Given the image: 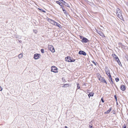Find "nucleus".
<instances>
[{
	"instance_id": "9",
	"label": "nucleus",
	"mask_w": 128,
	"mask_h": 128,
	"mask_svg": "<svg viewBox=\"0 0 128 128\" xmlns=\"http://www.w3.org/2000/svg\"><path fill=\"white\" fill-rule=\"evenodd\" d=\"M78 54H82L84 56H86V52L80 50L79 51Z\"/></svg>"
},
{
	"instance_id": "17",
	"label": "nucleus",
	"mask_w": 128,
	"mask_h": 128,
	"mask_svg": "<svg viewBox=\"0 0 128 128\" xmlns=\"http://www.w3.org/2000/svg\"><path fill=\"white\" fill-rule=\"evenodd\" d=\"M62 10L64 12V13L66 15L68 14V13L66 12V11L65 10H64V9H63V7H62Z\"/></svg>"
},
{
	"instance_id": "29",
	"label": "nucleus",
	"mask_w": 128,
	"mask_h": 128,
	"mask_svg": "<svg viewBox=\"0 0 128 128\" xmlns=\"http://www.w3.org/2000/svg\"><path fill=\"white\" fill-rule=\"evenodd\" d=\"M126 57L127 61H128V55H126Z\"/></svg>"
},
{
	"instance_id": "34",
	"label": "nucleus",
	"mask_w": 128,
	"mask_h": 128,
	"mask_svg": "<svg viewBox=\"0 0 128 128\" xmlns=\"http://www.w3.org/2000/svg\"><path fill=\"white\" fill-rule=\"evenodd\" d=\"M101 100H102V101L103 102H104V100L102 98H101Z\"/></svg>"
},
{
	"instance_id": "1",
	"label": "nucleus",
	"mask_w": 128,
	"mask_h": 128,
	"mask_svg": "<svg viewBox=\"0 0 128 128\" xmlns=\"http://www.w3.org/2000/svg\"><path fill=\"white\" fill-rule=\"evenodd\" d=\"M116 14L117 16L121 20L123 19V17L122 15V12L118 8L116 10Z\"/></svg>"
},
{
	"instance_id": "32",
	"label": "nucleus",
	"mask_w": 128,
	"mask_h": 128,
	"mask_svg": "<svg viewBox=\"0 0 128 128\" xmlns=\"http://www.w3.org/2000/svg\"><path fill=\"white\" fill-rule=\"evenodd\" d=\"M89 127L90 128H93V127L90 125H89Z\"/></svg>"
},
{
	"instance_id": "13",
	"label": "nucleus",
	"mask_w": 128,
	"mask_h": 128,
	"mask_svg": "<svg viewBox=\"0 0 128 128\" xmlns=\"http://www.w3.org/2000/svg\"><path fill=\"white\" fill-rule=\"evenodd\" d=\"M112 108H110L107 111L105 112V113L107 114L110 113L112 110Z\"/></svg>"
},
{
	"instance_id": "30",
	"label": "nucleus",
	"mask_w": 128,
	"mask_h": 128,
	"mask_svg": "<svg viewBox=\"0 0 128 128\" xmlns=\"http://www.w3.org/2000/svg\"><path fill=\"white\" fill-rule=\"evenodd\" d=\"M123 128H126V125L124 124V126H123Z\"/></svg>"
},
{
	"instance_id": "2",
	"label": "nucleus",
	"mask_w": 128,
	"mask_h": 128,
	"mask_svg": "<svg viewBox=\"0 0 128 128\" xmlns=\"http://www.w3.org/2000/svg\"><path fill=\"white\" fill-rule=\"evenodd\" d=\"M65 59L66 61L69 62H73L75 61V60L73 59L72 58L69 56L66 57Z\"/></svg>"
},
{
	"instance_id": "36",
	"label": "nucleus",
	"mask_w": 128,
	"mask_h": 128,
	"mask_svg": "<svg viewBox=\"0 0 128 128\" xmlns=\"http://www.w3.org/2000/svg\"><path fill=\"white\" fill-rule=\"evenodd\" d=\"M118 64L119 65H120V66H122V65H121L120 64V62H119V63H118Z\"/></svg>"
},
{
	"instance_id": "24",
	"label": "nucleus",
	"mask_w": 128,
	"mask_h": 128,
	"mask_svg": "<svg viewBox=\"0 0 128 128\" xmlns=\"http://www.w3.org/2000/svg\"><path fill=\"white\" fill-rule=\"evenodd\" d=\"M47 20L50 23L51 22V21L52 20L49 18H48L47 19Z\"/></svg>"
},
{
	"instance_id": "4",
	"label": "nucleus",
	"mask_w": 128,
	"mask_h": 128,
	"mask_svg": "<svg viewBox=\"0 0 128 128\" xmlns=\"http://www.w3.org/2000/svg\"><path fill=\"white\" fill-rule=\"evenodd\" d=\"M48 49L51 52H55V50L53 46L52 45H48Z\"/></svg>"
},
{
	"instance_id": "33",
	"label": "nucleus",
	"mask_w": 128,
	"mask_h": 128,
	"mask_svg": "<svg viewBox=\"0 0 128 128\" xmlns=\"http://www.w3.org/2000/svg\"><path fill=\"white\" fill-rule=\"evenodd\" d=\"M114 97L115 99L116 100H117V97L116 95H114Z\"/></svg>"
},
{
	"instance_id": "6",
	"label": "nucleus",
	"mask_w": 128,
	"mask_h": 128,
	"mask_svg": "<svg viewBox=\"0 0 128 128\" xmlns=\"http://www.w3.org/2000/svg\"><path fill=\"white\" fill-rule=\"evenodd\" d=\"M105 72L107 74L108 76H111L109 69L108 68H106Z\"/></svg>"
},
{
	"instance_id": "8",
	"label": "nucleus",
	"mask_w": 128,
	"mask_h": 128,
	"mask_svg": "<svg viewBox=\"0 0 128 128\" xmlns=\"http://www.w3.org/2000/svg\"><path fill=\"white\" fill-rule=\"evenodd\" d=\"M60 1H62V3L63 4H64L66 6L68 7H69V5L66 3L63 0H59Z\"/></svg>"
},
{
	"instance_id": "21",
	"label": "nucleus",
	"mask_w": 128,
	"mask_h": 128,
	"mask_svg": "<svg viewBox=\"0 0 128 128\" xmlns=\"http://www.w3.org/2000/svg\"><path fill=\"white\" fill-rule=\"evenodd\" d=\"M56 3H57L60 6H61V8H62V5L61 4V3L60 2H59L58 1H56Z\"/></svg>"
},
{
	"instance_id": "16",
	"label": "nucleus",
	"mask_w": 128,
	"mask_h": 128,
	"mask_svg": "<svg viewBox=\"0 0 128 128\" xmlns=\"http://www.w3.org/2000/svg\"><path fill=\"white\" fill-rule=\"evenodd\" d=\"M22 56H23V54L22 53H21L20 54H19L18 56V57L19 58H22Z\"/></svg>"
},
{
	"instance_id": "11",
	"label": "nucleus",
	"mask_w": 128,
	"mask_h": 128,
	"mask_svg": "<svg viewBox=\"0 0 128 128\" xmlns=\"http://www.w3.org/2000/svg\"><path fill=\"white\" fill-rule=\"evenodd\" d=\"M54 25L58 27H59V28H61V26L59 24H58L56 22L55 23V24H54Z\"/></svg>"
},
{
	"instance_id": "37",
	"label": "nucleus",
	"mask_w": 128,
	"mask_h": 128,
	"mask_svg": "<svg viewBox=\"0 0 128 128\" xmlns=\"http://www.w3.org/2000/svg\"><path fill=\"white\" fill-rule=\"evenodd\" d=\"M42 12H45V11H44L43 10Z\"/></svg>"
},
{
	"instance_id": "15",
	"label": "nucleus",
	"mask_w": 128,
	"mask_h": 128,
	"mask_svg": "<svg viewBox=\"0 0 128 128\" xmlns=\"http://www.w3.org/2000/svg\"><path fill=\"white\" fill-rule=\"evenodd\" d=\"M94 93L92 92H91L89 94H88V96L89 98L90 96H93Z\"/></svg>"
},
{
	"instance_id": "5",
	"label": "nucleus",
	"mask_w": 128,
	"mask_h": 128,
	"mask_svg": "<svg viewBox=\"0 0 128 128\" xmlns=\"http://www.w3.org/2000/svg\"><path fill=\"white\" fill-rule=\"evenodd\" d=\"M51 71L54 73H57L58 72L57 68L55 66H52L51 67Z\"/></svg>"
},
{
	"instance_id": "10",
	"label": "nucleus",
	"mask_w": 128,
	"mask_h": 128,
	"mask_svg": "<svg viewBox=\"0 0 128 128\" xmlns=\"http://www.w3.org/2000/svg\"><path fill=\"white\" fill-rule=\"evenodd\" d=\"M120 88L122 91H124L126 89L125 86L124 85H122L120 87Z\"/></svg>"
},
{
	"instance_id": "22",
	"label": "nucleus",
	"mask_w": 128,
	"mask_h": 128,
	"mask_svg": "<svg viewBox=\"0 0 128 128\" xmlns=\"http://www.w3.org/2000/svg\"><path fill=\"white\" fill-rule=\"evenodd\" d=\"M113 56L115 58L116 60L117 59V58H118V56L114 54L113 55Z\"/></svg>"
},
{
	"instance_id": "12",
	"label": "nucleus",
	"mask_w": 128,
	"mask_h": 128,
	"mask_svg": "<svg viewBox=\"0 0 128 128\" xmlns=\"http://www.w3.org/2000/svg\"><path fill=\"white\" fill-rule=\"evenodd\" d=\"M101 81L102 82L105 83H106V84H107V83L106 82V80L104 79V78H102Z\"/></svg>"
},
{
	"instance_id": "20",
	"label": "nucleus",
	"mask_w": 128,
	"mask_h": 128,
	"mask_svg": "<svg viewBox=\"0 0 128 128\" xmlns=\"http://www.w3.org/2000/svg\"><path fill=\"white\" fill-rule=\"evenodd\" d=\"M64 85L63 86H62V87H68L69 86V84H64Z\"/></svg>"
},
{
	"instance_id": "14",
	"label": "nucleus",
	"mask_w": 128,
	"mask_h": 128,
	"mask_svg": "<svg viewBox=\"0 0 128 128\" xmlns=\"http://www.w3.org/2000/svg\"><path fill=\"white\" fill-rule=\"evenodd\" d=\"M108 77H109V78H110L109 80L110 81H111V82H111V84H113V82L112 81V78H111V76H109Z\"/></svg>"
},
{
	"instance_id": "35",
	"label": "nucleus",
	"mask_w": 128,
	"mask_h": 128,
	"mask_svg": "<svg viewBox=\"0 0 128 128\" xmlns=\"http://www.w3.org/2000/svg\"><path fill=\"white\" fill-rule=\"evenodd\" d=\"M92 62L95 65H96V63L94 61H93Z\"/></svg>"
},
{
	"instance_id": "26",
	"label": "nucleus",
	"mask_w": 128,
	"mask_h": 128,
	"mask_svg": "<svg viewBox=\"0 0 128 128\" xmlns=\"http://www.w3.org/2000/svg\"><path fill=\"white\" fill-rule=\"evenodd\" d=\"M119 79L118 78H116V82H118V81H119Z\"/></svg>"
},
{
	"instance_id": "3",
	"label": "nucleus",
	"mask_w": 128,
	"mask_h": 128,
	"mask_svg": "<svg viewBox=\"0 0 128 128\" xmlns=\"http://www.w3.org/2000/svg\"><path fill=\"white\" fill-rule=\"evenodd\" d=\"M80 39L82 40V41L83 42L86 43L89 41L88 40L85 38L81 36H80Z\"/></svg>"
},
{
	"instance_id": "31",
	"label": "nucleus",
	"mask_w": 128,
	"mask_h": 128,
	"mask_svg": "<svg viewBox=\"0 0 128 128\" xmlns=\"http://www.w3.org/2000/svg\"><path fill=\"white\" fill-rule=\"evenodd\" d=\"M2 88L0 86V91H2Z\"/></svg>"
},
{
	"instance_id": "18",
	"label": "nucleus",
	"mask_w": 128,
	"mask_h": 128,
	"mask_svg": "<svg viewBox=\"0 0 128 128\" xmlns=\"http://www.w3.org/2000/svg\"><path fill=\"white\" fill-rule=\"evenodd\" d=\"M98 33L101 36H104V34L103 33L99 31L98 32Z\"/></svg>"
},
{
	"instance_id": "7",
	"label": "nucleus",
	"mask_w": 128,
	"mask_h": 128,
	"mask_svg": "<svg viewBox=\"0 0 128 128\" xmlns=\"http://www.w3.org/2000/svg\"><path fill=\"white\" fill-rule=\"evenodd\" d=\"M40 56V54H36L34 55V58L36 60L38 59L39 58V56Z\"/></svg>"
},
{
	"instance_id": "25",
	"label": "nucleus",
	"mask_w": 128,
	"mask_h": 128,
	"mask_svg": "<svg viewBox=\"0 0 128 128\" xmlns=\"http://www.w3.org/2000/svg\"><path fill=\"white\" fill-rule=\"evenodd\" d=\"M77 89H80V86L79 84H77Z\"/></svg>"
},
{
	"instance_id": "23",
	"label": "nucleus",
	"mask_w": 128,
	"mask_h": 128,
	"mask_svg": "<svg viewBox=\"0 0 128 128\" xmlns=\"http://www.w3.org/2000/svg\"><path fill=\"white\" fill-rule=\"evenodd\" d=\"M116 60L117 62L118 63H119V62H120V64L121 65V63L120 62V60L118 58H117V59H116Z\"/></svg>"
},
{
	"instance_id": "38",
	"label": "nucleus",
	"mask_w": 128,
	"mask_h": 128,
	"mask_svg": "<svg viewBox=\"0 0 128 128\" xmlns=\"http://www.w3.org/2000/svg\"><path fill=\"white\" fill-rule=\"evenodd\" d=\"M65 128H67V127L66 126H65Z\"/></svg>"
},
{
	"instance_id": "28",
	"label": "nucleus",
	"mask_w": 128,
	"mask_h": 128,
	"mask_svg": "<svg viewBox=\"0 0 128 128\" xmlns=\"http://www.w3.org/2000/svg\"><path fill=\"white\" fill-rule=\"evenodd\" d=\"M33 32L34 33H35L36 34L37 32V30H33Z\"/></svg>"
},
{
	"instance_id": "27",
	"label": "nucleus",
	"mask_w": 128,
	"mask_h": 128,
	"mask_svg": "<svg viewBox=\"0 0 128 128\" xmlns=\"http://www.w3.org/2000/svg\"><path fill=\"white\" fill-rule=\"evenodd\" d=\"M41 52L42 53H44V50L43 49H42L41 50Z\"/></svg>"
},
{
	"instance_id": "19",
	"label": "nucleus",
	"mask_w": 128,
	"mask_h": 128,
	"mask_svg": "<svg viewBox=\"0 0 128 128\" xmlns=\"http://www.w3.org/2000/svg\"><path fill=\"white\" fill-rule=\"evenodd\" d=\"M56 22H55V21L52 20L50 22V23L51 24H53L54 25V24H55V23H56Z\"/></svg>"
}]
</instances>
